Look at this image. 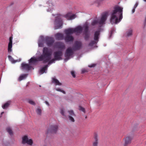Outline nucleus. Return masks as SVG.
I'll list each match as a JSON object with an SVG mask.
<instances>
[{"instance_id":"nucleus-41","label":"nucleus","mask_w":146,"mask_h":146,"mask_svg":"<svg viewBox=\"0 0 146 146\" xmlns=\"http://www.w3.org/2000/svg\"><path fill=\"white\" fill-rule=\"evenodd\" d=\"M87 72L86 70L84 69H82V73H84L85 72Z\"/></svg>"},{"instance_id":"nucleus-17","label":"nucleus","mask_w":146,"mask_h":146,"mask_svg":"<svg viewBox=\"0 0 146 146\" xmlns=\"http://www.w3.org/2000/svg\"><path fill=\"white\" fill-rule=\"evenodd\" d=\"M13 37L12 36L9 37V42L8 45V52H11L12 51V39Z\"/></svg>"},{"instance_id":"nucleus-39","label":"nucleus","mask_w":146,"mask_h":146,"mask_svg":"<svg viewBox=\"0 0 146 146\" xmlns=\"http://www.w3.org/2000/svg\"><path fill=\"white\" fill-rule=\"evenodd\" d=\"M55 60H57L55 58H54L52 59V60H50V61L51 62V63L54 62Z\"/></svg>"},{"instance_id":"nucleus-35","label":"nucleus","mask_w":146,"mask_h":146,"mask_svg":"<svg viewBox=\"0 0 146 146\" xmlns=\"http://www.w3.org/2000/svg\"><path fill=\"white\" fill-rule=\"evenodd\" d=\"M55 90L57 91H59V92H61L62 93H63L64 94H66V92L65 91L63 90H62L60 88H56L55 89Z\"/></svg>"},{"instance_id":"nucleus-14","label":"nucleus","mask_w":146,"mask_h":146,"mask_svg":"<svg viewBox=\"0 0 146 146\" xmlns=\"http://www.w3.org/2000/svg\"><path fill=\"white\" fill-rule=\"evenodd\" d=\"M69 113L68 118L69 120L72 122H74L75 120L73 117L76 116V115L74 114L73 110H70L68 111Z\"/></svg>"},{"instance_id":"nucleus-47","label":"nucleus","mask_w":146,"mask_h":146,"mask_svg":"<svg viewBox=\"0 0 146 146\" xmlns=\"http://www.w3.org/2000/svg\"><path fill=\"white\" fill-rule=\"evenodd\" d=\"M3 113H4V112H2L1 113V115H2V114H3Z\"/></svg>"},{"instance_id":"nucleus-48","label":"nucleus","mask_w":146,"mask_h":146,"mask_svg":"<svg viewBox=\"0 0 146 146\" xmlns=\"http://www.w3.org/2000/svg\"><path fill=\"white\" fill-rule=\"evenodd\" d=\"M85 119H86L87 118V116H86L85 117Z\"/></svg>"},{"instance_id":"nucleus-29","label":"nucleus","mask_w":146,"mask_h":146,"mask_svg":"<svg viewBox=\"0 0 146 146\" xmlns=\"http://www.w3.org/2000/svg\"><path fill=\"white\" fill-rule=\"evenodd\" d=\"M132 30L131 29H130L126 32V36L128 37L129 36L132 35Z\"/></svg>"},{"instance_id":"nucleus-18","label":"nucleus","mask_w":146,"mask_h":146,"mask_svg":"<svg viewBox=\"0 0 146 146\" xmlns=\"http://www.w3.org/2000/svg\"><path fill=\"white\" fill-rule=\"evenodd\" d=\"M56 47L58 48L63 49H64L65 46L64 43L59 42L56 43Z\"/></svg>"},{"instance_id":"nucleus-23","label":"nucleus","mask_w":146,"mask_h":146,"mask_svg":"<svg viewBox=\"0 0 146 146\" xmlns=\"http://www.w3.org/2000/svg\"><path fill=\"white\" fill-rule=\"evenodd\" d=\"M131 139L130 137H127L125 139V143L124 146H127V145L130 143L131 142Z\"/></svg>"},{"instance_id":"nucleus-6","label":"nucleus","mask_w":146,"mask_h":146,"mask_svg":"<svg viewBox=\"0 0 146 146\" xmlns=\"http://www.w3.org/2000/svg\"><path fill=\"white\" fill-rule=\"evenodd\" d=\"M74 53L71 47L68 48L66 50L64 56L65 58L64 59L65 62H66L71 57H72V55L74 54Z\"/></svg>"},{"instance_id":"nucleus-24","label":"nucleus","mask_w":146,"mask_h":146,"mask_svg":"<svg viewBox=\"0 0 146 146\" xmlns=\"http://www.w3.org/2000/svg\"><path fill=\"white\" fill-rule=\"evenodd\" d=\"M83 28L84 29V33H89L88 30L89 27L87 23H85L84 25Z\"/></svg>"},{"instance_id":"nucleus-1","label":"nucleus","mask_w":146,"mask_h":146,"mask_svg":"<svg viewBox=\"0 0 146 146\" xmlns=\"http://www.w3.org/2000/svg\"><path fill=\"white\" fill-rule=\"evenodd\" d=\"M123 9L122 7L117 5L113 7V9L110 13V19L111 24H117L121 21L123 18Z\"/></svg>"},{"instance_id":"nucleus-13","label":"nucleus","mask_w":146,"mask_h":146,"mask_svg":"<svg viewBox=\"0 0 146 146\" xmlns=\"http://www.w3.org/2000/svg\"><path fill=\"white\" fill-rule=\"evenodd\" d=\"M58 129V126L57 125H52L50 126L48 132L52 133H56Z\"/></svg>"},{"instance_id":"nucleus-42","label":"nucleus","mask_w":146,"mask_h":146,"mask_svg":"<svg viewBox=\"0 0 146 146\" xmlns=\"http://www.w3.org/2000/svg\"><path fill=\"white\" fill-rule=\"evenodd\" d=\"M95 66H96V64H92L91 65L89 66H88L90 67L91 68V67H94Z\"/></svg>"},{"instance_id":"nucleus-43","label":"nucleus","mask_w":146,"mask_h":146,"mask_svg":"<svg viewBox=\"0 0 146 146\" xmlns=\"http://www.w3.org/2000/svg\"><path fill=\"white\" fill-rule=\"evenodd\" d=\"M135 9L133 8L132 11V13H133L135 12Z\"/></svg>"},{"instance_id":"nucleus-3","label":"nucleus","mask_w":146,"mask_h":146,"mask_svg":"<svg viewBox=\"0 0 146 146\" xmlns=\"http://www.w3.org/2000/svg\"><path fill=\"white\" fill-rule=\"evenodd\" d=\"M108 13L106 12L103 13L102 15L101 19L99 20H94L91 23V25L94 26L99 24L100 25H102L105 24V22L106 20Z\"/></svg>"},{"instance_id":"nucleus-2","label":"nucleus","mask_w":146,"mask_h":146,"mask_svg":"<svg viewBox=\"0 0 146 146\" xmlns=\"http://www.w3.org/2000/svg\"><path fill=\"white\" fill-rule=\"evenodd\" d=\"M51 52L50 50L48 48L44 47L43 49L42 54L38 57L37 59L35 57H32L29 60L30 63H35L38 61H43V63H46L48 62V65L51 63L50 61L51 59Z\"/></svg>"},{"instance_id":"nucleus-37","label":"nucleus","mask_w":146,"mask_h":146,"mask_svg":"<svg viewBox=\"0 0 146 146\" xmlns=\"http://www.w3.org/2000/svg\"><path fill=\"white\" fill-rule=\"evenodd\" d=\"M71 74L73 78H75L76 77V75L75 74V72L74 71H72L71 72Z\"/></svg>"},{"instance_id":"nucleus-45","label":"nucleus","mask_w":146,"mask_h":146,"mask_svg":"<svg viewBox=\"0 0 146 146\" xmlns=\"http://www.w3.org/2000/svg\"><path fill=\"white\" fill-rule=\"evenodd\" d=\"M114 31V29H111V35L112 33H113V32Z\"/></svg>"},{"instance_id":"nucleus-38","label":"nucleus","mask_w":146,"mask_h":146,"mask_svg":"<svg viewBox=\"0 0 146 146\" xmlns=\"http://www.w3.org/2000/svg\"><path fill=\"white\" fill-rule=\"evenodd\" d=\"M60 113L61 114L64 116H65L64 114V111L63 109H62L60 110Z\"/></svg>"},{"instance_id":"nucleus-30","label":"nucleus","mask_w":146,"mask_h":146,"mask_svg":"<svg viewBox=\"0 0 146 146\" xmlns=\"http://www.w3.org/2000/svg\"><path fill=\"white\" fill-rule=\"evenodd\" d=\"M36 112L37 114L39 115H41L42 113V110L39 107L36 110Z\"/></svg>"},{"instance_id":"nucleus-25","label":"nucleus","mask_w":146,"mask_h":146,"mask_svg":"<svg viewBox=\"0 0 146 146\" xmlns=\"http://www.w3.org/2000/svg\"><path fill=\"white\" fill-rule=\"evenodd\" d=\"M6 130L10 135H13V131L11 127H7L6 128Z\"/></svg>"},{"instance_id":"nucleus-4","label":"nucleus","mask_w":146,"mask_h":146,"mask_svg":"<svg viewBox=\"0 0 146 146\" xmlns=\"http://www.w3.org/2000/svg\"><path fill=\"white\" fill-rule=\"evenodd\" d=\"M64 32L66 35L64 40L66 42H72L74 40V37L72 35L73 33L69 29L64 30Z\"/></svg>"},{"instance_id":"nucleus-10","label":"nucleus","mask_w":146,"mask_h":146,"mask_svg":"<svg viewBox=\"0 0 146 146\" xmlns=\"http://www.w3.org/2000/svg\"><path fill=\"white\" fill-rule=\"evenodd\" d=\"M45 41L48 46H51L54 43V40L53 38L47 36L45 38Z\"/></svg>"},{"instance_id":"nucleus-11","label":"nucleus","mask_w":146,"mask_h":146,"mask_svg":"<svg viewBox=\"0 0 146 146\" xmlns=\"http://www.w3.org/2000/svg\"><path fill=\"white\" fill-rule=\"evenodd\" d=\"M62 55V53L61 51H58L55 52L54 53V58L56 60H60L62 59L61 56Z\"/></svg>"},{"instance_id":"nucleus-22","label":"nucleus","mask_w":146,"mask_h":146,"mask_svg":"<svg viewBox=\"0 0 146 146\" xmlns=\"http://www.w3.org/2000/svg\"><path fill=\"white\" fill-rule=\"evenodd\" d=\"M52 79V83L54 84L55 85L61 86L62 85V84L55 77L53 78Z\"/></svg>"},{"instance_id":"nucleus-46","label":"nucleus","mask_w":146,"mask_h":146,"mask_svg":"<svg viewBox=\"0 0 146 146\" xmlns=\"http://www.w3.org/2000/svg\"><path fill=\"white\" fill-rule=\"evenodd\" d=\"M51 1L50 0L49 1H47L46 3L47 4H49V3H51Z\"/></svg>"},{"instance_id":"nucleus-26","label":"nucleus","mask_w":146,"mask_h":146,"mask_svg":"<svg viewBox=\"0 0 146 146\" xmlns=\"http://www.w3.org/2000/svg\"><path fill=\"white\" fill-rule=\"evenodd\" d=\"M98 41L97 40H92L89 44V46H92L96 44Z\"/></svg>"},{"instance_id":"nucleus-40","label":"nucleus","mask_w":146,"mask_h":146,"mask_svg":"<svg viewBox=\"0 0 146 146\" xmlns=\"http://www.w3.org/2000/svg\"><path fill=\"white\" fill-rule=\"evenodd\" d=\"M138 5V2H136L135 5L134 6L133 8L135 9Z\"/></svg>"},{"instance_id":"nucleus-21","label":"nucleus","mask_w":146,"mask_h":146,"mask_svg":"<svg viewBox=\"0 0 146 146\" xmlns=\"http://www.w3.org/2000/svg\"><path fill=\"white\" fill-rule=\"evenodd\" d=\"M48 67V65H46L44 67L41 68L39 71V73L40 74H42L44 72L46 73V72L45 71L47 70Z\"/></svg>"},{"instance_id":"nucleus-15","label":"nucleus","mask_w":146,"mask_h":146,"mask_svg":"<svg viewBox=\"0 0 146 146\" xmlns=\"http://www.w3.org/2000/svg\"><path fill=\"white\" fill-rule=\"evenodd\" d=\"M21 69L22 70H30L31 66L28 64H25L24 62L22 63L21 64Z\"/></svg>"},{"instance_id":"nucleus-49","label":"nucleus","mask_w":146,"mask_h":146,"mask_svg":"<svg viewBox=\"0 0 146 146\" xmlns=\"http://www.w3.org/2000/svg\"><path fill=\"white\" fill-rule=\"evenodd\" d=\"M144 1L146 2V0H143Z\"/></svg>"},{"instance_id":"nucleus-12","label":"nucleus","mask_w":146,"mask_h":146,"mask_svg":"<svg viewBox=\"0 0 146 146\" xmlns=\"http://www.w3.org/2000/svg\"><path fill=\"white\" fill-rule=\"evenodd\" d=\"M68 29L71 31L73 34L74 33H80L82 32V28L80 26H78L74 28H69Z\"/></svg>"},{"instance_id":"nucleus-28","label":"nucleus","mask_w":146,"mask_h":146,"mask_svg":"<svg viewBox=\"0 0 146 146\" xmlns=\"http://www.w3.org/2000/svg\"><path fill=\"white\" fill-rule=\"evenodd\" d=\"M84 34L85 35L84 37L85 40H88L90 36L89 33H84Z\"/></svg>"},{"instance_id":"nucleus-16","label":"nucleus","mask_w":146,"mask_h":146,"mask_svg":"<svg viewBox=\"0 0 146 146\" xmlns=\"http://www.w3.org/2000/svg\"><path fill=\"white\" fill-rule=\"evenodd\" d=\"M64 17L66 18L67 20H70L74 19L76 17L75 15H71V13H67L64 16Z\"/></svg>"},{"instance_id":"nucleus-44","label":"nucleus","mask_w":146,"mask_h":146,"mask_svg":"<svg viewBox=\"0 0 146 146\" xmlns=\"http://www.w3.org/2000/svg\"><path fill=\"white\" fill-rule=\"evenodd\" d=\"M45 103L48 106H49V103L48 102H47V101H45Z\"/></svg>"},{"instance_id":"nucleus-9","label":"nucleus","mask_w":146,"mask_h":146,"mask_svg":"<svg viewBox=\"0 0 146 146\" xmlns=\"http://www.w3.org/2000/svg\"><path fill=\"white\" fill-rule=\"evenodd\" d=\"M99 143L98 136L97 133H94L93 141L92 142V146H98Z\"/></svg>"},{"instance_id":"nucleus-5","label":"nucleus","mask_w":146,"mask_h":146,"mask_svg":"<svg viewBox=\"0 0 146 146\" xmlns=\"http://www.w3.org/2000/svg\"><path fill=\"white\" fill-rule=\"evenodd\" d=\"M63 24L62 20L59 16L56 17L54 22V29H58L62 28Z\"/></svg>"},{"instance_id":"nucleus-31","label":"nucleus","mask_w":146,"mask_h":146,"mask_svg":"<svg viewBox=\"0 0 146 146\" xmlns=\"http://www.w3.org/2000/svg\"><path fill=\"white\" fill-rule=\"evenodd\" d=\"M9 102H7L2 106V107L3 109H5L9 107Z\"/></svg>"},{"instance_id":"nucleus-33","label":"nucleus","mask_w":146,"mask_h":146,"mask_svg":"<svg viewBox=\"0 0 146 146\" xmlns=\"http://www.w3.org/2000/svg\"><path fill=\"white\" fill-rule=\"evenodd\" d=\"M28 102L30 104H31L33 105H36L35 103L33 100H31L29 99L28 100Z\"/></svg>"},{"instance_id":"nucleus-36","label":"nucleus","mask_w":146,"mask_h":146,"mask_svg":"<svg viewBox=\"0 0 146 146\" xmlns=\"http://www.w3.org/2000/svg\"><path fill=\"white\" fill-rule=\"evenodd\" d=\"M79 110L83 112L84 113L86 112L85 109L81 106H79Z\"/></svg>"},{"instance_id":"nucleus-32","label":"nucleus","mask_w":146,"mask_h":146,"mask_svg":"<svg viewBox=\"0 0 146 146\" xmlns=\"http://www.w3.org/2000/svg\"><path fill=\"white\" fill-rule=\"evenodd\" d=\"M8 58L9 60L12 63H15L16 62V61L14 60L11 56L10 55L8 56Z\"/></svg>"},{"instance_id":"nucleus-20","label":"nucleus","mask_w":146,"mask_h":146,"mask_svg":"<svg viewBox=\"0 0 146 146\" xmlns=\"http://www.w3.org/2000/svg\"><path fill=\"white\" fill-rule=\"evenodd\" d=\"M100 35V31H95L94 35V40L98 41Z\"/></svg>"},{"instance_id":"nucleus-19","label":"nucleus","mask_w":146,"mask_h":146,"mask_svg":"<svg viewBox=\"0 0 146 146\" xmlns=\"http://www.w3.org/2000/svg\"><path fill=\"white\" fill-rule=\"evenodd\" d=\"M55 36L56 39L58 40H62L64 39L63 35L61 33H57L55 35Z\"/></svg>"},{"instance_id":"nucleus-34","label":"nucleus","mask_w":146,"mask_h":146,"mask_svg":"<svg viewBox=\"0 0 146 146\" xmlns=\"http://www.w3.org/2000/svg\"><path fill=\"white\" fill-rule=\"evenodd\" d=\"M38 45L39 47H43L44 46V44L43 41L41 40H39L38 42Z\"/></svg>"},{"instance_id":"nucleus-8","label":"nucleus","mask_w":146,"mask_h":146,"mask_svg":"<svg viewBox=\"0 0 146 146\" xmlns=\"http://www.w3.org/2000/svg\"><path fill=\"white\" fill-rule=\"evenodd\" d=\"M82 43L80 41H75L72 46V49L74 50H80L82 48Z\"/></svg>"},{"instance_id":"nucleus-7","label":"nucleus","mask_w":146,"mask_h":146,"mask_svg":"<svg viewBox=\"0 0 146 146\" xmlns=\"http://www.w3.org/2000/svg\"><path fill=\"white\" fill-rule=\"evenodd\" d=\"M22 143L23 144H27L32 145L33 144V141L31 139H29L27 135H25L22 137Z\"/></svg>"},{"instance_id":"nucleus-27","label":"nucleus","mask_w":146,"mask_h":146,"mask_svg":"<svg viewBox=\"0 0 146 146\" xmlns=\"http://www.w3.org/2000/svg\"><path fill=\"white\" fill-rule=\"evenodd\" d=\"M28 75L27 74H23L18 79V80L19 81H21V80L26 78Z\"/></svg>"}]
</instances>
